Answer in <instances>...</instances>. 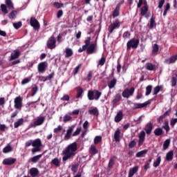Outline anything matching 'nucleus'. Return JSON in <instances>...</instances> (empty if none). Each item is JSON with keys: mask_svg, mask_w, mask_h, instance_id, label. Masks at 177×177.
Here are the masks:
<instances>
[{"mask_svg": "<svg viewBox=\"0 0 177 177\" xmlns=\"http://www.w3.org/2000/svg\"><path fill=\"white\" fill-rule=\"evenodd\" d=\"M78 150V145L74 142L66 147L65 149L62 151V153L65 156H63L62 160L67 161L70 158H73L77 154L76 151Z\"/></svg>", "mask_w": 177, "mask_h": 177, "instance_id": "nucleus-1", "label": "nucleus"}, {"mask_svg": "<svg viewBox=\"0 0 177 177\" xmlns=\"http://www.w3.org/2000/svg\"><path fill=\"white\" fill-rule=\"evenodd\" d=\"M85 45L82 46V48H80L78 50L79 53H82L84 50H86L87 55H93L96 53L97 50V45L95 43L91 44V37H88L84 41Z\"/></svg>", "mask_w": 177, "mask_h": 177, "instance_id": "nucleus-2", "label": "nucleus"}, {"mask_svg": "<svg viewBox=\"0 0 177 177\" xmlns=\"http://www.w3.org/2000/svg\"><path fill=\"white\" fill-rule=\"evenodd\" d=\"M88 100H97L102 96V92L94 90V91H88L87 93Z\"/></svg>", "mask_w": 177, "mask_h": 177, "instance_id": "nucleus-3", "label": "nucleus"}, {"mask_svg": "<svg viewBox=\"0 0 177 177\" xmlns=\"http://www.w3.org/2000/svg\"><path fill=\"white\" fill-rule=\"evenodd\" d=\"M139 39L133 38L129 40L127 43V50H131V49H138L139 46Z\"/></svg>", "mask_w": 177, "mask_h": 177, "instance_id": "nucleus-4", "label": "nucleus"}, {"mask_svg": "<svg viewBox=\"0 0 177 177\" xmlns=\"http://www.w3.org/2000/svg\"><path fill=\"white\" fill-rule=\"evenodd\" d=\"M133 93H135V87L125 88L122 93V96L126 99H129L131 96H133Z\"/></svg>", "mask_w": 177, "mask_h": 177, "instance_id": "nucleus-5", "label": "nucleus"}, {"mask_svg": "<svg viewBox=\"0 0 177 177\" xmlns=\"http://www.w3.org/2000/svg\"><path fill=\"white\" fill-rule=\"evenodd\" d=\"M46 45L48 49H55L56 48V38H55V36H51L48 38Z\"/></svg>", "mask_w": 177, "mask_h": 177, "instance_id": "nucleus-6", "label": "nucleus"}, {"mask_svg": "<svg viewBox=\"0 0 177 177\" xmlns=\"http://www.w3.org/2000/svg\"><path fill=\"white\" fill-rule=\"evenodd\" d=\"M120 26L121 23L120 22V19H115V21L109 26V32L110 34H113L114 30L120 28Z\"/></svg>", "mask_w": 177, "mask_h": 177, "instance_id": "nucleus-7", "label": "nucleus"}, {"mask_svg": "<svg viewBox=\"0 0 177 177\" xmlns=\"http://www.w3.org/2000/svg\"><path fill=\"white\" fill-rule=\"evenodd\" d=\"M75 128V124H73L69 127L66 131V134L65 135L64 139V140H70L71 139V136H73V132Z\"/></svg>", "mask_w": 177, "mask_h": 177, "instance_id": "nucleus-8", "label": "nucleus"}, {"mask_svg": "<svg viewBox=\"0 0 177 177\" xmlns=\"http://www.w3.org/2000/svg\"><path fill=\"white\" fill-rule=\"evenodd\" d=\"M149 104H151V101L149 100L148 101L144 102V103H134L133 109V110H138V109H143V107H147Z\"/></svg>", "mask_w": 177, "mask_h": 177, "instance_id": "nucleus-9", "label": "nucleus"}, {"mask_svg": "<svg viewBox=\"0 0 177 177\" xmlns=\"http://www.w3.org/2000/svg\"><path fill=\"white\" fill-rule=\"evenodd\" d=\"M14 103L15 108L17 109L18 110H21V107H23V98H21L20 96L16 97L14 100Z\"/></svg>", "mask_w": 177, "mask_h": 177, "instance_id": "nucleus-10", "label": "nucleus"}, {"mask_svg": "<svg viewBox=\"0 0 177 177\" xmlns=\"http://www.w3.org/2000/svg\"><path fill=\"white\" fill-rule=\"evenodd\" d=\"M145 139H146V133L145 132V131H140V134L138 135V147H140V146L143 145V143H145Z\"/></svg>", "mask_w": 177, "mask_h": 177, "instance_id": "nucleus-11", "label": "nucleus"}, {"mask_svg": "<svg viewBox=\"0 0 177 177\" xmlns=\"http://www.w3.org/2000/svg\"><path fill=\"white\" fill-rule=\"evenodd\" d=\"M30 24L31 27H33L34 30H39L41 26L39 25V22L35 17H31Z\"/></svg>", "mask_w": 177, "mask_h": 177, "instance_id": "nucleus-12", "label": "nucleus"}, {"mask_svg": "<svg viewBox=\"0 0 177 177\" xmlns=\"http://www.w3.org/2000/svg\"><path fill=\"white\" fill-rule=\"evenodd\" d=\"M48 68V62H40L37 66V70L39 73H45L46 68Z\"/></svg>", "mask_w": 177, "mask_h": 177, "instance_id": "nucleus-13", "label": "nucleus"}, {"mask_svg": "<svg viewBox=\"0 0 177 177\" xmlns=\"http://www.w3.org/2000/svg\"><path fill=\"white\" fill-rule=\"evenodd\" d=\"M16 161H17V159L15 158H8L3 160L2 164L3 165H13Z\"/></svg>", "mask_w": 177, "mask_h": 177, "instance_id": "nucleus-14", "label": "nucleus"}, {"mask_svg": "<svg viewBox=\"0 0 177 177\" xmlns=\"http://www.w3.org/2000/svg\"><path fill=\"white\" fill-rule=\"evenodd\" d=\"M45 122V116H41L40 118H38L35 122H33V124H32V127L35 128V127H39V125H42Z\"/></svg>", "mask_w": 177, "mask_h": 177, "instance_id": "nucleus-15", "label": "nucleus"}, {"mask_svg": "<svg viewBox=\"0 0 177 177\" xmlns=\"http://www.w3.org/2000/svg\"><path fill=\"white\" fill-rule=\"evenodd\" d=\"M144 130L145 131L147 135H150L151 133V131H153V123H151V122L147 123L145 125Z\"/></svg>", "mask_w": 177, "mask_h": 177, "instance_id": "nucleus-16", "label": "nucleus"}, {"mask_svg": "<svg viewBox=\"0 0 177 177\" xmlns=\"http://www.w3.org/2000/svg\"><path fill=\"white\" fill-rule=\"evenodd\" d=\"M177 60V55H173L169 57V59H166L165 60V64H174Z\"/></svg>", "mask_w": 177, "mask_h": 177, "instance_id": "nucleus-17", "label": "nucleus"}, {"mask_svg": "<svg viewBox=\"0 0 177 177\" xmlns=\"http://www.w3.org/2000/svg\"><path fill=\"white\" fill-rule=\"evenodd\" d=\"M138 171H139V166H136L133 168H131L129 171L128 177H133V175H135V174H138Z\"/></svg>", "mask_w": 177, "mask_h": 177, "instance_id": "nucleus-18", "label": "nucleus"}, {"mask_svg": "<svg viewBox=\"0 0 177 177\" xmlns=\"http://www.w3.org/2000/svg\"><path fill=\"white\" fill-rule=\"evenodd\" d=\"M156 17H154V15H152L149 21V28L150 30H153V28H156Z\"/></svg>", "mask_w": 177, "mask_h": 177, "instance_id": "nucleus-19", "label": "nucleus"}, {"mask_svg": "<svg viewBox=\"0 0 177 177\" xmlns=\"http://www.w3.org/2000/svg\"><path fill=\"white\" fill-rule=\"evenodd\" d=\"M115 160H117V156H113L112 157L110 158L108 164V168H109V169H111V168L114 167V164H115Z\"/></svg>", "mask_w": 177, "mask_h": 177, "instance_id": "nucleus-20", "label": "nucleus"}, {"mask_svg": "<svg viewBox=\"0 0 177 177\" xmlns=\"http://www.w3.org/2000/svg\"><path fill=\"white\" fill-rule=\"evenodd\" d=\"M32 147H42V141L39 138L35 139L32 141Z\"/></svg>", "mask_w": 177, "mask_h": 177, "instance_id": "nucleus-21", "label": "nucleus"}, {"mask_svg": "<svg viewBox=\"0 0 177 177\" xmlns=\"http://www.w3.org/2000/svg\"><path fill=\"white\" fill-rule=\"evenodd\" d=\"M30 175L32 177H37V176L39 175V170H38L37 167H32L30 169Z\"/></svg>", "mask_w": 177, "mask_h": 177, "instance_id": "nucleus-22", "label": "nucleus"}, {"mask_svg": "<svg viewBox=\"0 0 177 177\" xmlns=\"http://www.w3.org/2000/svg\"><path fill=\"white\" fill-rule=\"evenodd\" d=\"M121 136V130L120 129H117L114 133V139L116 142H118L121 140L120 138Z\"/></svg>", "mask_w": 177, "mask_h": 177, "instance_id": "nucleus-23", "label": "nucleus"}, {"mask_svg": "<svg viewBox=\"0 0 177 177\" xmlns=\"http://www.w3.org/2000/svg\"><path fill=\"white\" fill-rule=\"evenodd\" d=\"M122 118H124V114L122 111H120L115 117V122H120Z\"/></svg>", "mask_w": 177, "mask_h": 177, "instance_id": "nucleus-24", "label": "nucleus"}, {"mask_svg": "<svg viewBox=\"0 0 177 177\" xmlns=\"http://www.w3.org/2000/svg\"><path fill=\"white\" fill-rule=\"evenodd\" d=\"M64 53H65V57L66 58L71 57V56L74 55V52L73 51V49L70 48H65Z\"/></svg>", "mask_w": 177, "mask_h": 177, "instance_id": "nucleus-25", "label": "nucleus"}, {"mask_svg": "<svg viewBox=\"0 0 177 177\" xmlns=\"http://www.w3.org/2000/svg\"><path fill=\"white\" fill-rule=\"evenodd\" d=\"M162 128H163V129L165 130L167 133L171 131V128L169 127V122L168 121V119H166L165 120L163 125L162 126Z\"/></svg>", "mask_w": 177, "mask_h": 177, "instance_id": "nucleus-26", "label": "nucleus"}, {"mask_svg": "<svg viewBox=\"0 0 177 177\" xmlns=\"http://www.w3.org/2000/svg\"><path fill=\"white\" fill-rule=\"evenodd\" d=\"M13 151V147L10 145V143L7 144V145L3 149V153L7 154V153H10Z\"/></svg>", "mask_w": 177, "mask_h": 177, "instance_id": "nucleus-27", "label": "nucleus"}, {"mask_svg": "<svg viewBox=\"0 0 177 177\" xmlns=\"http://www.w3.org/2000/svg\"><path fill=\"white\" fill-rule=\"evenodd\" d=\"M19 57H20V51L14 50V52L11 53V57L10 60H15V59H19Z\"/></svg>", "mask_w": 177, "mask_h": 177, "instance_id": "nucleus-28", "label": "nucleus"}, {"mask_svg": "<svg viewBox=\"0 0 177 177\" xmlns=\"http://www.w3.org/2000/svg\"><path fill=\"white\" fill-rule=\"evenodd\" d=\"M149 12V6H144L140 9V16H146Z\"/></svg>", "mask_w": 177, "mask_h": 177, "instance_id": "nucleus-29", "label": "nucleus"}, {"mask_svg": "<svg viewBox=\"0 0 177 177\" xmlns=\"http://www.w3.org/2000/svg\"><path fill=\"white\" fill-rule=\"evenodd\" d=\"M159 49L160 48L158 46V44H153L152 46V55H153L154 56H157L158 55Z\"/></svg>", "mask_w": 177, "mask_h": 177, "instance_id": "nucleus-30", "label": "nucleus"}, {"mask_svg": "<svg viewBox=\"0 0 177 177\" xmlns=\"http://www.w3.org/2000/svg\"><path fill=\"white\" fill-rule=\"evenodd\" d=\"M88 113L91 115H95V117H99V109H97L96 107L88 110Z\"/></svg>", "mask_w": 177, "mask_h": 177, "instance_id": "nucleus-31", "label": "nucleus"}, {"mask_svg": "<svg viewBox=\"0 0 177 177\" xmlns=\"http://www.w3.org/2000/svg\"><path fill=\"white\" fill-rule=\"evenodd\" d=\"M120 9L121 8H120L119 6H116V7L112 14L113 19H115V17H118V16H120Z\"/></svg>", "mask_w": 177, "mask_h": 177, "instance_id": "nucleus-32", "label": "nucleus"}, {"mask_svg": "<svg viewBox=\"0 0 177 177\" xmlns=\"http://www.w3.org/2000/svg\"><path fill=\"white\" fill-rule=\"evenodd\" d=\"M89 153L92 156H95V154H97V153H99V151H97V149H96V146L91 145L89 149Z\"/></svg>", "mask_w": 177, "mask_h": 177, "instance_id": "nucleus-33", "label": "nucleus"}, {"mask_svg": "<svg viewBox=\"0 0 177 177\" xmlns=\"http://www.w3.org/2000/svg\"><path fill=\"white\" fill-rule=\"evenodd\" d=\"M115 85H117V79L115 78H113L112 80L108 82L109 89H113Z\"/></svg>", "mask_w": 177, "mask_h": 177, "instance_id": "nucleus-34", "label": "nucleus"}, {"mask_svg": "<svg viewBox=\"0 0 177 177\" xmlns=\"http://www.w3.org/2000/svg\"><path fill=\"white\" fill-rule=\"evenodd\" d=\"M153 133L155 136H161V135H164V130H162L161 128H156Z\"/></svg>", "mask_w": 177, "mask_h": 177, "instance_id": "nucleus-35", "label": "nucleus"}, {"mask_svg": "<svg viewBox=\"0 0 177 177\" xmlns=\"http://www.w3.org/2000/svg\"><path fill=\"white\" fill-rule=\"evenodd\" d=\"M122 99V97L121 96V94L118 93L115 96V99L113 100L112 103L113 104H117L118 102H120V100Z\"/></svg>", "mask_w": 177, "mask_h": 177, "instance_id": "nucleus-36", "label": "nucleus"}, {"mask_svg": "<svg viewBox=\"0 0 177 177\" xmlns=\"http://www.w3.org/2000/svg\"><path fill=\"white\" fill-rule=\"evenodd\" d=\"M174 160V151H169L166 154V160L167 161H172Z\"/></svg>", "mask_w": 177, "mask_h": 177, "instance_id": "nucleus-37", "label": "nucleus"}, {"mask_svg": "<svg viewBox=\"0 0 177 177\" xmlns=\"http://www.w3.org/2000/svg\"><path fill=\"white\" fill-rule=\"evenodd\" d=\"M146 70H148L149 71H153L156 70V65H153L151 63H147L145 64Z\"/></svg>", "mask_w": 177, "mask_h": 177, "instance_id": "nucleus-38", "label": "nucleus"}, {"mask_svg": "<svg viewBox=\"0 0 177 177\" xmlns=\"http://www.w3.org/2000/svg\"><path fill=\"white\" fill-rule=\"evenodd\" d=\"M24 124V119L20 118L17 122L14 123V128H19V127Z\"/></svg>", "mask_w": 177, "mask_h": 177, "instance_id": "nucleus-39", "label": "nucleus"}, {"mask_svg": "<svg viewBox=\"0 0 177 177\" xmlns=\"http://www.w3.org/2000/svg\"><path fill=\"white\" fill-rule=\"evenodd\" d=\"M148 151H149V150L144 149L142 151H140L138 152L136 156L138 158H140V157H145V154H147Z\"/></svg>", "mask_w": 177, "mask_h": 177, "instance_id": "nucleus-40", "label": "nucleus"}, {"mask_svg": "<svg viewBox=\"0 0 177 177\" xmlns=\"http://www.w3.org/2000/svg\"><path fill=\"white\" fill-rule=\"evenodd\" d=\"M77 99H80L81 96H82V93H84V90L81 87H77Z\"/></svg>", "mask_w": 177, "mask_h": 177, "instance_id": "nucleus-41", "label": "nucleus"}, {"mask_svg": "<svg viewBox=\"0 0 177 177\" xmlns=\"http://www.w3.org/2000/svg\"><path fill=\"white\" fill-rule=\"evenodd\" d=\"M162 89V86H156L153 88V96L158 95V93Z\"/></svg>", "mask_w": 177, "mask_h": 177, "instance_id": "nucleus-42", "label": "nucleus"}, {"mask_svg": "<svg viewBox=\"0 0 177 177\" xmlns=\"http://www.w3.org/2000/svg\"><path fill=\"white\" fill-rule=\"evenodd\" d=\"M42 157V154H39L35 156H33L32 158H30L31 162H38L39 161V159Z\"/></svg>", "mask_w": 177, "mask_h": 177, "instance_id": "nucleus-43", "label": "nucleus"}, {"mask_svg": "<svg viewBox=\"0 0 177 177\" xmlns=\"http://www.w3.org/2000/svg\"><path fill=\"white\" fill-rule=\"evenodd\" d=\"M37 92H38V86H37L36 84H33V86L32 87L31 96H35V95H37Z\"/></svg>", "mask_w": 177, "mask_h": 177, "instance_id": "nucleus-44", "label": "nucleus"}, {"mask_svg": "<svg viewBox=\"0 0 177 177\" xmlns=\"http://www.w3.org/2000/svg\"><path fill=\"white\" fill-rule=\"evenodd\" d=\"M6 5L8 9H15V7L13 6V2H12V0H6Z\"/></svg>", "mask_w": 177, "mask_h": 177, "instance_id": "nucleus-45", "label": "nucleus"}, {"mask_svg": "<svg viewBox=\"0 0 177 177\" xmlns=\"http://www.w3.org/2000/svg\"><path fill=\"white\" fill-rule=\"evenodd\" d=\"M177 84V73L173 75L171 78V86H176Z\"/></svg>", "mask_w": 177, "mask_h": 177, "instance_id": "nucleus-46", "label": "nucleus"}, {"mask_svg": "<svg viewBox=\"0 0 177 177\" xmlns=\"http://www.w3.org/2000/svg\"><path fill=\"white\" fill-rule=\"evenodd\" d=\"M51 163H53L55 167H60V160L57 158L53 159L51 160Z\"/></svg>", "mask_w": 177, "mask_h": 177, "instance_id": "nucleus-47", "label": "nucleus"}, {"mask_svg": "<svg viewBox=\"0 0 177 177\" xmlns=\"http://www.w3.org/2000/svg\"><path fill=\"white\" fill-rule=\"evenodd\" d=\"M160 164H161V156L157 158L156 160L153 162V166L155 168H157V167L160 166Z\"/></svg>", "mask_w": 177, "mask_h": 177, "instance_id": "nucleus-48", "label": "nucleus"}, {"mask_svg": "<svg viewBox=\"0 0 177 177\" xmlns=\"http://www.w3.org/2000/svg\"><path fill=\"white\" fill-rule=\"evenodd\" d=\"M153 90V86L151 85H148L146 87V93H145V96H149L150 93H151V91Z\"/></svg>", "mask_w": 177, "mask_h": 177, "instance_id": "nucleus-49", "label": "nucleus"}, {"mask_svg": "<svg viewBox=\"0 0 177 177\" xmlns=\"http://www.w3.org/2000/svg\"><path fill=\"white\" fill-rule=\"evenodd\" d=\"M170 143H171V140L169 139L166 140L163 144V149L167 150V149L169 147Z\"/></svg>", "mask_w": 177, "mask_h": 177, "instance_id": "nucleus-50", "label": "nucleus"}, {"mask_svg": "<svg viewBox=\"0 0 177 177\" xmlns=\"http://www.w3.org/2000/svg\"><path fill=\"white\" fill-rule=\"evenodd\" d=\"M102 142V136H97L94 138V144L95 145H99Z\"/></svg>", "mask_w": 177, "mask_h": 177, "instance_id": "nucleus-51", "label": "nucleus"}, {"mask_svg": "<svg viewBox=\"0 0 177 177\" xmlns=\"http://www.w3.org/2000/svg\"><path fill=\"white\" fill-rule=\"evenodd\" d=\"M122 37L124 39H128V38H131V32L126 31L123 33Z\"/></svg>", "mask_w": 177, "mask_h": 177, "instance_id": "nucleus-52", "label": "nucleus"}, {"mask_svg": "<svg viewBox=\"0 0 177 177\" xmlns=\"http://www.w3.org/2000/svg\"><path fill=\"white\" fill-rule=\"evenodd\" d=\"M81 131H82V127L77 128L75 132L72 134V136H78L80 133H81Z\"/></svg>", "mask_w": 177, "mask_h": 177, "instance_id": "nucleus-53", "label": "nucleus"}, {"mask_svg": "<svg viewBox=\"0 0 177 177\" xmlns=\"http://www.w3.org/2000/svg\"><path fill=\"white\" fill-rule=\"evenodd\" d=\"M1 12H3V13H4L5 15L8 13V8L6 7V5L1 4Z\"/></svg>", "mask_w": 177, "mask_h": 177, "instance_id": "nucleus-54", "label": "nucleus"}, {"mask_svg": "<svg viewBox=\"0 0 177 177\" xmlns=\"http://www.w3.org/2000/svg\"><path fill=\"white\" fill-rule=\"evenodd\" d=\"M21 26H23V24L21 23V21H19L17 23H14L13 24V27L16 30H19V28H20V27H21Z\"/></svg>", "mask_w": 177, "mask_h": 177, "instance_id": "nucleus-55", "label": "nucleus"}, {"mask_svg": "<svg viewBox=\"0 0 177 177\" xmlns=\"http://www.w3.org/2000/svg\"><path fill=\"white\" fill-rule=\"evenodd\" d=\"M177 123V118H172L170 120V125L171 127V128H175V125Z\"/></svg>", "mask_w": 177, "mask_h": 177, "instance_id": "nucleus-56", "label": "nucleus"}, {"mask_svg": "<svg viewBox=\"0 0 177 177\" xmlns=\"http://www.w3.org/2000/svg\"><path fill=\"white\" fill-rule=\"evenodd\" d=\"M53 6H55V8L57 9H60V8H63L64 4L62 3L54 2Z\"/></svg>", "mask_w": 177, "mask_h": 177, "instance_id": "nucleus-57", "label": "nucleus"}, {"mask_svg": "<svg viewBox=\"0 0 177 177\" xmlns=\"http://www.w3.org/2000/svg\"><path fill=\"white\" fill-rule=\"evenodd\" d=\"M135 146H136V141H135V140H131L129 143V149H133Z\"/></svg>", "mask_w": 177, "mask_h": 177, "instance_id": "nucleus-58", "label": "nucleus"}, {"mask_svg": "<svg viewBox=\"0 0 177 177\" xmlns=\"http://www.w3.org/2000/svg\"><path fill=\"white\" fill-rule=\"evenodd\" d=\"M71 120H73V117L68 115H65L64 116V122H68V121H71Z\"/></svg>", "mask_w": 177, "mask_h": 177, "instance_id": "nucleus-59", "label": "nucleus"}, {"mask_svg": "<svg viewBox=\"0 0 177 177\" xmlns=\"http://www.w3.org/2000/svg\"><path fill=\"white\" fill-rule=\"evenodd\" d=\"M38 151H41V147H35V148L32 149V154H35V153H38Z\"/></svg>", "mask_w": 177, "mask_h": 177, "instance_id": "nucleus-60", "label": "nucleus"}, {"mask_svg": "<svg viewBox=\"0 0 177 177\" xmlns=\"http://www.w3.org/2000/svg\"><path fill=\"white\" fill-rule=\"evenodd\" d=\"M104 63H106V58L103 57L99 61L98 66H104Z\"/></svg>", "mask_w": 177, "mask_h": 177, "instance_id": "nucleus-61", "label": "nucleus"}, {"mask_svg": "<svg viewBox=\"0 0 177 177\" xmlns=\"http://www.w3.org/2000/svg\"><path fill=\"white\" fill-rule=\"evenodd\" d=\"M88 128H89V122H88L87 120H86L84 122V123L83 124V129L85 131H88Z\"/></svg>", "mask_w": 177, "mask_h": 177, "instance_id": "nucleus-62", "label": "nucleus"}, {"mask_svg": "<svg viewBox=\"0 0 177 177\" xmlns=\"http://www.w3.org/2000/svg\"><path fill=\"white\" fill-rule=\"evenodd\" d=\"M82 67V64H79L77 66H76L74 69V74H78V71H80V68Z\"/></svg>", "mask_w": 177, "mask_h": 177, "instance_id": "nucleus-63", "label": "nucleus"}, {"mask_svg": "<svg viewBox=\"0 0 177 177\" xmlns=\"http://www.w3.org/2000/svg\"><path fill=\"white\" fill-rule=\"evenodd\" d=\"M16 13H17V12L15 10L12 11L9 15L10 19H15V17H16Z\"/></svg>", "mask_w": 177, "mask_h": 177, "instance_id": "nucleus-64", "label": "nucleus"}]
</instances>
